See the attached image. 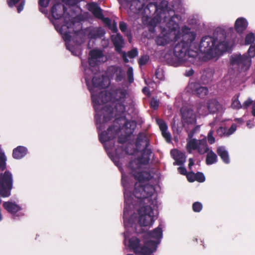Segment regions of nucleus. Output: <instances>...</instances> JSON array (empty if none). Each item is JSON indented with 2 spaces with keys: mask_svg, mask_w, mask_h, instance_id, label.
<instances>
[{
  "mask_svg": "<svg viewBox=\"0 0 255 255\" xmlns=\"http://www.w3.org/2000/svg\"><path fill=\"white\" fill-rule=\"evenodd\" d=\"M85 80L91 93V98L96 111V123L99 130L100 140L104 144L105 149L109 153V142L115 137L117 130L115 128H110L106 132H100V131L103 129V124L113 117L114 111L110 107L111 103L109 100L111 98V94L105 91H100L101 88H104L110 84L109 78L103 77L99 73L95 75L92 80L86 76Z\"/></svg>",
  "mask_w": 255,
  "mask_h": 255,
  "instance_id": "obj_1",
  "label": "nucleus"
},
{
  "mask_svg": "<svg viewBox=\"0 0 255 255\" xmlns=\"http://www.w3.org/2000/svg\"><path fill=\"white\" fill-rule=\"evenodd\" d=\"M182 36L183 41L179 43L174 48L173 65L177 66L184 63L190 57L196 56L199 51L205 53L209 58L219 56L222 52L228 50L231 45L225 37L218 35L216 40L214 38L206 36L202 38L199 47L193 41L195 35L189 32V29L185 27Z\"/></svg>",
  "mask_w": 255,
  "mask_h": 255,
  "instance_id": "obj_2",
  "label": "nucleus"
},
{
  "mask_svg": "<svg viewBox=\"0 0 255 255\" xmlns=\"http://www.w3.org/2000/svg\"><path fill=\"white\" fill-rule=\"evenodd\" d=\"M149 158L147 156L143 159H138L131 161L127 167L130 173L134 176V178L138 180L135 184L133 197H131L128 193H127V186L128 180V176L122 171L119 164L115 163L122 172V184L125 190L126 202L128 206H137L139 204L143 205L142 207H150L151 205H156V197L153 195L154 192L153 187L143 183L144 181L149 179L150 175L147 172H140L141 165L146 164Z\"/></svg>",
  "mask_w": 255,
  "mask_h": 255,
  "instance_id": "obj_3",
  "label": "nucleus"
},
{
  "mask_svg": "<svg viewBox=\"0 0 255 255\" xmlns=\"http://www.w3.org/2000/svg\"><path fill=\"white\" fill-rule=\"evenodd\" d=\"M49 19L62 35L67 48L73 54H76L73 51V44L81 32L75 31L74 27L81 28V17L76 14L71 7L69 6L67 8L62 3H56L52 7Z\"/></svg>",
  "mask_w": 255,
  "mask_h": 255,
  "instance_id": "obj_4",
  "label": "nucleus"
},
{
  "mask_svg": "<svg viewBox=\"0 0 255 255\" xmlns=\"http://www.w3.org/2000/svg\"><path fill=\"white\" fill-rule=\"evenodd\" d=\"M140 240L135 237H132L128 240V247L136 255H150L155 252L159 242L152 240L147 241L143 245L140 246Z\"/></svg>",
  "mask_w": 255,
  "mask_h": 255,
  "instance_id": "obj_5",
  "label": "nucleus"
},
{
  "mask_svg": "<svg viewBox=\"0 0 255 255\" xmlns=\"http://www.w3.org/2000/svg\"><path fill=\"white\" fill-rule=\"evenodd\" d=\"M248 53L250 57L245 55H234L232 57L231 62L233 65H237L239 68V71L242 76H245L251 65V58L255 56V44L252 45Z\"/></svg>",
  "mask_w": 255,
  "mask_h": 255,
  "instance_id": "obj_6",
  "label": "nucleus"
},
{
  "mask_svg": "<svg viewBox=\"0 0 255 255\" xmlns=\"http://www.w3.org/2000/svg\"><path fill=\"white\" fill-rule=\"evenodd\" d=\"M174 18V17H172L171 20L167 24V27L169 29L168 32H164L157 37L156 40L157 44L164 45L170 41L178 39L179 36L177 33L179 32V27L178 24L173 23Z\"/></svg>",
  "mask_w": 255,
  "mask_h": 255,
  "instance_id": "obj_7",
  "label": "nucleus"
},
{
  "mask_svg": "<svg viewBox=\"0 0 255 255\" xmlns=\"http://www.w3.org/2000/svg\"><path fill=\"white\" fill-rule=\"evenodd\" d=\"M13 186V176L11 172L5 170L0 174V195L3 197H8Z\"/></svg>",
  "mask_w": 255,
  "mask_h": 255,
  "instance_id": "obj_8",
  "label": "nucleus"
},
{
  "mask_svg": "<svg viewBox=\"0 0 255 255\" xmlns=\"http://www.w3.org/2000/svg\"><path fill=\"white\" fill-rule=\"evenodd\" d=\"M139 214L138 223L140 226H149L154 221L153 208H138Z\"/></svg>",
  "mask_w": 255,
  "mask_h": 255,
  "instance_id": "obj_9",
  "label": "nucleus"
},
{
  "mask_svg": "<svg viewBox=\"0 0 255 255\" xmlns=\"http://www.w3.org/2000/svg\"><path fill=\"white\" fill-rule=\"evenodd\" d=\"M187 149L189 152L192 150H197L200 154H204L209 150L206 139L199 140L190 139L187 142Z\"/></svg>",
  "mask_w": 255,
  "mask_h": 255,
  "instance_id": "obj_10",
  "label": "nucleus"
},
{
  "mask_svg": "<svg viewBox=\"0 0 255 255\" xmlns=\"http://www.w3.org/2000/svg\"><path fill=\"white\" fill-rule=\"evenodd\" d=\"M88 9L93 13V14L96 17L100 19H103L104 22L109 26V28L114 32L116 33L117 31L116 23L114 21L112 22L108 18H104L102 13L101 9L96 3H93L89 4Z\"/></svg>",
  "mask_w": 255,
  "mask_h": 255,
  "instance_id": "obj_11",
  "label": "nucleus"
},
{
  "mask_svg": "<svg viewBox=\"0 0 255 255\" xmlns=\"http://www.w3.org/2000/svg\"><path fill=\"white\" fill-rule=\"evenodd\" d=\"M127 92L125 90H118L114 95L113 102H117L116 110L119 112H123L125 110V105L124 103L126 99Z\"/></svg>",
  "mask_w": 255,
  "mask_h": 255,
  "instance_id": "obj_12",
  "label": "nucleus"
},
{
  "mask_svg": "<svg viewBox=\"0 0 255 255\" xmlns=\"http://www.w3.org/2000/svg\"><path fill=\"white\" fill-rule=\"evenodd\" d=\"M90 57L89 59V65L94 67L100 63L106 61V58L104 57L102 51L93 50L90 52Z\"/></svg>",
  "mask_w": 255,
  "mask_h": 255,
  "instance_id": "obj_13",
  "label": "nucleus"
},
{
  "mask_svg": "<svg viewBox=\"0 0 255 255\" xmlns=\"http://www.w3.org/2000/svg\"><path fill=\"white\" fill-rule=\"evenodd\" d=\"M183 120L184 122L193 124L196 122V116L191 109H185L181 110Z\"/></svg>",
  "mask_w": 255,
  "mask_h": 255,
  "instance_id": "obj_14",
  "label": "nucleus"
},
{
  "mask_svg": "<svg viewBox=\"0 0 255 255\" xmlns=\"http://www.w3.org/2000/svg\"><path fill=\"white\" fill-rule=\"evenodd\" d=\"M248 22L246 19L244 17H239L235 22V29L239 33H242L247 28Z\"/></svg>",
  "mask_w": 255,
  "mask_h": 255,
  "instance_id": "obj_15",
  "label": "nucleus"
},
{
  "mask_svg": "<svg viewBox=\"0 0 255 255\" xmlns=\"http://www.w3.org/2000/svg\"><path fill=\"white\" fill-rule=\"evenodd\" d=\"M171 154L175 160V163L180 165L184 163L186 160L185 155L177 149H173L171 151Z\"/></svg>",
  "mask_w": 255,
  "mask_h": 255,
  "instance_id": "obj_16",
  "label": "nucleus"
},
{
  "mask_svg": "<svg viewBox=\"0 0 255 255\" xmlns=\"http://www.w3.org/2000/svg\"><path fill=\"white\" fill-rule=\"evenodd\" d=\"M207 102L209 113L222 112L223 111L222 106L216 100H212Z\"/></svg>",
  "mask_w": 255,
  "mask_h": 255,
  "instance_id": "obj_17",
  "label": "nucleus"
},
{
  "mask_svg": "<svg viewBox=\"0 0 255 255\" xmlns=\"http://www.w3.org/2000/svg\"><path fill=\"white\" fill-rule=\"evenodd\" d=\"M156 123L159 126L164 138L167 142H170L171 140V136L170 133L167 131V127L164 122L162 120L157 119Z\"/></svg>",
  "mask_w": 255,
  "mask_h": 255,
  "instance_id": "obj_18",
  "label": "nucleus"
},
{
  "mask_svg": "<svg viewBox=\"0 0 255 255\" xmlns=\"http://www.w3.org/2000/svg\"><path fill=\"white\" fill-rule=\"evenodd\" d=\"M236 128L237 126L235 124H233L229 129L220 127L217 130V133L220 136H228L233 134L236 131Z\"/></svg>",
  "mask_w": 255,
  "mask_h": 255,
  "instance_id": "obj_19",
  "label": "nucleus"
},
{
  "mask_svg": "<svg viewBox=\"0 0 255 255\" xmlns=\"http://www.w3.org/2000/svg\"><path fill=\"white\" fill-rule=\"evenodd\" d=\"M189 87L191 89H195L194 91L199 97H203L208 93V89L203 87H200L198 85L194 83H190Z\"/></svg>",
  "mask_w": 255,
  "mask_h": 255,
  "instance_id": "obj_20",
  "label": "nucleus"
},
{
  "mask_svg": "<svg viewBox=\"0 0 255 255\" xmlns=\"http://www.w3.org/2000/svg\"><path fill=\"white\" fill-rule=\"evenodd\" d=\"M27 153V149L24 146H19L13 150V157L15 159H20Z\"/></svg>",
  "mask_w": 255,
  "mask_h": 255,
  "instance_id": "obj_21",
  "label": "nucleus"
},
{
  "mask_svg": "<svg viewBox=\"0 0 255 255\" xmlns=\"http://www.w3.org/2000/svg\"><path fill=\"white\" fill-rule=\"evenodd\" d=\"M112 37L116 50L119 52H120L121 48L123 46L124 44L122 36L117 34L116 35H112Z\"/></svg>",
  "mask_w": 255,
  "mask_h": 255,
  "instance_id": "obj_22",
  "label": "nucleus"
},
{
  "mask_svg": "<svg viewBox=\"0 0 255 255\" xmlns=\"http://www.w3.org/2000/svg\"><path fill=\"white\" fill-rule=\"evenodd\" d=\"M217 153L220 156L222 160L225 163H229L230 162V158L228 151L223 146H220L217 149Z\"/></svg>",
  "mask_w": 255,
  "mask_h": 255,
  "instance_id": "obj_23",
  "label": "nucleus"
},
{
  "mask_svg": "<svg viewBox=\"0 0 255 255\" xmlns=\"http://www.w3.org/2000/svg\"><path fill=\"white\" fill-rule=\"evenodd\" d=\"M7 3L9 7H12L14 5H17V12L19 13L23 9L25 0H8Z\"/></svg>",
  "mask_w": 255,
  "mask_h": 255,
  "instance_id": "obj_24",
  "label": "nucleus"
},
{
  "mask_svg": "<svg viewBox=\"0 0 255 255\" xmlns=\"http://www.w3.org/2000/svg\"><path fill=\"white\" fill-rule=\"evenodd\" d=\"M148 235L151 238L160 240L162 236V228L159 226L153 231L148 232Z\"/></svg>",
  "mask_w": 255,
  "mask_h": 255,
  "instance_id": "obj_25",
  "label": "nucleus"
},
{
  "mask_svg": "<svg viewBox=\"0 0 255 255\" xmlns=\"http://www.w3.org/2000/svg\"><path fill=\"white\" fill-rule=\"evenodd\" d=\"M197 112L200 115L206 116L209 114L207 102H202L197 106Z\"/></svg>",
  "mask_w": 255,
  "mask_h": 255,
  "instance_id": "obj_26",
  "label": "nucleus"
},
{
  "mask_svg": "<svg viewBox=\"0 0 255 255\" xmlns=\"http://www.w3.org/2000/svg\"><path fill=\"white\" fill-rule=\"evenodd\" d=\"M217 161V156L216 154L212 151H210L206 157V163L207 164H212Z\"/></svg>",
  "mask_w": 255,
  "mask_h": 255,
  "instance_id": "obj_27",
  "label": "nucleus"
},
{
  "mask_svg": "<svg viewBox=\"0 0 255 255\" xmlns=\"http://www.w3.org/2000/svg\"><path fill=\"white\" fill-rule=\"evenodd\" d=\"M7 211L11 214L12 218L15 219L16 217L21 216L20 211L21 208H5Z\"/></svg>",
  "mask_w": 255,
  "mask_h": 255,
  "instance_id": "obj_28",
  "label": "nucleus"
},
{
  "mask_svg": "<svg viewBox=\"0 0 255 255\" xmlns=\"http://www.w3.org/2000/svg\"><path fill=\"white\" fill-rule=\"evenodd\" d=\"M146 0H133L131 6L136 4L135 10H139L145 4Z\"/></svg>",
  "mask_w": 255,
  "mask_h": 255,
  "instance_id": "obj_29",
  "label": "nucleus"
},
{
  "mask_svg": "<svg viewBox=\"0 0 255 255\" xmlns=\"http://www.w3.org/2000/svg\"><path fill=\"white\" fill-rule=\"evenodd\" d=\"M6 157L3 153L0 152V168L3 170L6 167Z\"/></svg>",
  "mask_w": 255,
  "mask_h": 255,
  "instance_id": "obj_30",
  "label": "nucleus"
},
{
  "mask_svg": "<svg viewBox=\"0 0 255 255\" xmlns=\"http://www.w3.org/2000/svg\"><path fill=\"white\" fill-rule=\"evenodd\" d=\"M255 40V36L252 33H250L248 34L245 39V44L246 45H249L252 42H253Z\"/></svg>",
  "mask_w": 255,
  "mask_h": 255,
  "instance_id": "obj_31",
  "label": "nucleus"
},
{
  "mask_svg": "<svg viewBox=\"0 0 255 255\" xmlns=\"http://www.w3.org/2000/svg\"><path fill=\"white\" fill-rule=\"evenodd\" d=\"M232 107L235 109H239L242 108V105L241 104L238 98L233 99L232 104Z\"/></svg>",
  "mask_w": 255,
  "mask_h": 255,
  "instance_id": "obj_32",
  "label": "nucleus"
},
{
  "mask_svg": "<svg viewBox=\"0 0 255 255\" xmlns=\"http://www.w3.org/2000/svg\"><path fill=\"white\" fill-rule=\"evenodd\" d=\"M149 60V57L147 55L142 56L139 60L138 63L140 65L145 64Z\"/></svg>",
  "mask_w": 255,
  "mask_h": 255,
  "instance_id": "obj_33",
  "label": "nucleus"
},
{
  "mask_svg": "<svg viewBox=\"0 0 255 255\" xmlns=\"http://www.w3.org/2000/svg\"><path fill=\"white\" fill-rule=\"evenodd\" d=\"M115 71L116 75L117 76V80L120 81L121 80V76H118V74H121V76L123 75V72L121 68L119 67H114L113 68Z\"/></svg>",
  "mask_w": 255,
  "mask_h": 255,
  "instance_id": "obj_34",
  "label": "nucleus"
},
{
  "mask_svg": "<svg viewBox=\"0 0 255 255\" xmlns=\"http://www.w3.org/2000/svg\"><path fill=\"white\" fill-rule=\"evenodd\" d=\"M213 130H211L210 132L208 133L207 138L208 141L210 144H213L215 142V138L213 136Z\"/></svg>",
  "mask_w": 255,
  "mask_h": 255,
  "instance_id": "obj_35",
  "label": "nucleus"
},
{
  "mask_svg": "<svg viewBox=\"0 0 255 255\" xmlns=\"http://www.w3.org/2000/svg\"><path fill=\"white\" fill-rule=\"evenodd\" d=\"M205 178L203 174L200 172H198L196 174V180L200 182H203L205 181Z\"/></svg>",
  "mask_w": 255,
  "mask_h": 255,
  "instance_id": "obj_36",
  "label": "nucleus"
},
{
  "mask_svg": "<svg viewBox=\"0 0 255 255\" xmlns=\"http://www.w3.org/2000/svg\"><path fill=\"white\" fill-rule=\"evenodd\" d=\"M127 75L128 78V81L130 83H131L133 81V70L131 67H129L127 71Z\"/></svg>",
  "mask_w": 255,
  "mask_h": 255,
  "instance_id": "obj_37",
  "label": "nucleus"
},
{
  "mask_svg": "<svg viewBox=\"0 0 255 255\" xmlns=\"http://www.w3.org/2000/svg\"><path fill=\"white\" fill-rule=\"evenodd\" d=\"M126 126L128 128H130V131H129V133H131L132 130H133L135 128L136 124L134 121H131L126 123Z\"/></svg>",
  "mask_w": 255,
  "mask_h": 255,
  "instance_id": "obj_38",
  "label": "nucleus"
},
{
  "mask_svg": "<svg viewBox=\"0 0 255 255\" xmlns=\"http://www.w3.org/2000/svg\"><path fill=\"white\" fill-rule=\"evenodd\" d=\"M187 178L189 182H193L196 180V174L190 172L187 174Z\"/></svg>",
  "mask_w": 255,
  "mask_h": 255,
  "instance_id": "obj_39",
  "label": "nucleus"
},
{
  "mask_svg": "<svg viewBox=\"0 0 255 255\" xmlns=\"http://www.w3.org/2000/svg\"><path fill=\"white\" fill-rule=\"evenodd\" d=\"M18 205L15 202H13L11 201H8L6 202H4L3 204V207L4 208L6 207H16Z\"/></svg>",
  "mask_w": 255,
  "mask_h": 255,
  "instance_id": "obj_40",
  "label": "nucleus"
},
{
  "mask_svg": "<svg viewBox=\"0 0 255 255\" xmlns=\"http://www.w3.org/2000/svg\"><path fill=\"white\" fill-rule=\"evenodd\" d=\"M50 0H39V3L40 6L46 7L48 6Z\"/></svg>",
  "mask_w": 255,
  "mask_h": 255,
  "instance_id": "obj_41",
  "label": "nucleus"
},
{
  "mask_svg": "<svg viewBox=\"0 0 255 255\" xmlns=\"http://www.w3.org/2000/svg\"><path fill=\"white\" fill-rule=\"evenodd\" d=\"M137 55V51L136 49H133L128 53V56L129 58H132Z\"/></svg>",
  "mask_w": 255,
  "mask_h": 255,
  "instance_id": "obj_42",
  "label": "nucleus"
},
{
  "mask_svg": "<svg viewBox=\"0 0 255 255\" xmlns=\"http://www.w3.org/2000/svg\"><path fill=\"white\" fill-rule=\"evenodd\" d=\"M150 105L153 108L155 109L158 107L159 102L157 100L153 99L150 102Z\"/></svg>",
  "mask_w": 255,
  "mask_h": 255,
  "instance_id": "obj_43",
  "label": "nucleus"
},
{
  "mask_svg": "<svg viewBox=\"0 0 255 255\" xmlns=\"http://www.w3.org/2000/svg\"><path fill=\"white\" fill-rule=\"evenodd\" d=\"M252 102H253L252 100L251 99L249 98L244 103V104L242 105V108H248L250 105H251V104L252 103Z\"/></svg>",
  "mask_w": 255,
  "mask_h": 255,
  "instance_id": "obj_44",
  "label": "nucleus"
},
{
  "mask_svg": "<svg viewBox=\"0 0 255 255\" xmlns=\"http://www.w3.org/2000/svg\"><path fill=\"white\" fill-rule=\"evenodd\" d=\"M124 212H123V218L124 219L125 222V225L126 226V219L127 218V216L128 215V212L129 208H124Z\"/></svg>",
  "mask_w": 255,
  "mask_h": 255,
  "instance_id": "obj_45",
  "label": "nucleus"
},
{
  "mask_svg": "<svg viewBox=\"0 0 255 255\" xmlns=\"http://www.w3.org/2000/svg\"><path fill=\"white\" fill-rule=\"evenodd\" d=\"M120 28L122 31H125L127 29L126 24L124 22H121L120 24Z\"/></svg>",
  "mask_w": 255,
  "mask_h": 255,
  "instance_id": "obj_46",
  "label": "nucleus"
},
{
  "mask_svg": "<svg viewBox=\"0 0 255 255\" xmlns=\"http://www.w3.org/2000/svg\"><path fill=\"white\" fill-rule=\"evenodd\" d=\"M178 171L182 174H185L186 173V170L185 168L180 167L178 168Z\"/></svg>",
  "mask_w": 255,
  "mask_h": 255,
  "instance_id": "obj_47",
  "label": "nucleus"
},
{
  "mask_svg": "<svg viewBox=\"0 0 255 255\" xmlns=\"http://www.w3.org/2000/svg\"><path fill=\"white\" fill-rule=\"evenodd\" d=\"M202 204L200 202H196L193 203L192 207H202Z\"/></svg>",
  "mask_w": 255,
  "mask_h": 255,
  "instance_id": "obj_48",
  "label": "nucleus"
},
{
  "mask_svg": "<svg viewBox=\"0 0 255 255\" xmlns=\"http://www.w3.org/2000/svg\"><path fill=\"white\" fill-rule=\"evenodd\" d=\"M193 164H194V162H193L192 159L190 158L189 159V164H188L189 168L190 169H191V167L193 165Z\"/></svg>",
  "mask_w": 255,
  "mask_h": 255,
  "instance_id": "obj_49",
  "label": "nucleus"
},
{
  "mask_svg": "<svg viewBox=\"0 0 255 255\" xmlns=\"http://www.w3.org/2000/svg\"><path fill=\"white\" fill-rule=\"evenodd\" d=\"M252 115L255 117V102L253 103V107H252Z\"/></svg>",
  "mask_w": 255,
  "mask_h": 255,
  "instance_id": "obj_50",
  "label": "nucleus"
},
{
  "mask_svg": "<svg viewBox=\"0 0 255 255\" xmlns=\"http://www.w3.org/2000/svg\"><path fill=\"white\" fill-rule=\"evenodd\" d=\"M143 92L145 94L148 95L149 94L148 90L146 88L143 89Z\"/></svg>",
  "mask_w": 255,
  "mask_h": 255,
  "instance_id": "obj_51",
  "label": "nucleus"
},
{
  "mask_svg": "<svg viewBox=\"0 0 255 255\" xmlns=\"http://www.w3.org/2000/svg\"><path fill=\"white\" fill-rule=\"evenodd\" d=\"M123 59H124V61L126 62H128V59L127 58L126 55L125 53H124L123 54Z\"/></svg>",
  "mask_w": 255,
  "mask_h": 255,
  "instance_id": "obj_52",
  "label": "nucleus"
},
{
  "mask_svg": "<svg viewBox=\"0 0 255 255\" xmlns=\"http://www.w3.org/2000/svg\"><path fill=\"white\" fill-rule=\"evenodd\" d=\"M202 209V208H193V210L195 212H199Z\"/></svg>",
  "mask_w": 255,
  "mask_h": 255,
  "instance_id": "obj_53",
  "label": "nucleus"
},
{
  "mask_svg": "<svg viewBox=\"0 0 255 255\" xmlns=\"http://www.w3.org/2000/svg\"><path fill=\"white\" fill-rule=\"evenodd\" d=\"M69 2L72 4H74L78 2V0H68Z\"/></svg>",
  "mask_w": 255,
  "mask_h": 255,
  "instance_id": "obj_54",
  "label": "nucleus"
},
{
  "mask_svg": "<svg viewBox=\"0 0 255 255\" xmlns=\"http://www.w3.org/2000/svg\"><path fill=\"white\" fill-rule=\"evenodd\" d=\"M247 126L249 128H251L253 127V125L252 124H250V122H248L247 123Z\"/></svg>",
  "mask_w": 255,
  "mask_h": 255,
  "instance_id": "obj_55",
  "label": "nucleus"
},
{
  "mask_svg": "<svg viewBox=\"0 0 255 255\" xmlns=\"http://www.w3.org/2000/svg\"><path fill=\"white\" fill-rule=\"evenodd\" d=\"M215 125V123H212L210 124V126L212 128H213V126Z\"/></svg>",
  "mask_w": 255,
  "mask_h": 255,
  "instance_id": "obj_56",
  "label": "nucleus"
},
{
  "mask_svg": "<svg viewBox=\"0 0 255 255\" xmlns=\"http://www.w3.org/2000/svg\"><path fill=\"white\" fill-rule=\"evenodd\" d=\"M128 38L129 41L130 42V41H131V36L130 35H128Z\"/></svg>",
  "mask_w": 255,
  "mask_h": 255,
  "instance_id": "obj_57",
  "label": "nucleus"
},
{
  "mask_svg": "<svg viewBox=\"0 0 255 255\" xmlns=\"http://www.w3.org/2000/svg\"><path fill=\"white\" fill-rule=\"evenodd\" d=\"M237 121L238 122H240V123H243V121L241 119H238Z\"/></svg>",
  "mask_w": 255,
  "mask_h": 255,
  "instance_id": "obj_58",
  "label": "nucleus"
},
{
  "mask_svg": "<svg viewBox=\"0 0 255 255\" xmlns=\"http://www.w3.org/2000/svg\"><path fill=\"white\" fill-rule=\"evenodd\" d=\"M127 255H133V254H128Z\"/></svg>",
  "mask_w": 255,
  "mask_h": 255,
  "instance_id": "obj_59",
  "label": "nucleus"
},
{
  "mask_svg": "<svg viewBox=\"0 0 255 255\" xmlns=\"http://www.w3.org/2000/svg\"><path fill=\"white\" fill-rule=\"evenodd\" d=\"M76 42H77L78 44L80 43V42L77 41V40H76Z\"/></svg>",
  "mask_w": 255,
  "mask_h": 255,
  "instance_id": "obj_60",
  "label": "nucleus"
},
{
  "mask_svg": "<svg viewBox=\"0 0 255 255\" xmlns=\"http://www.w3.org/2000/svg\"><path fill=\"white\" fill-rule=\"evenodd\" d=\"M40 10H41V11L43 12V10H42L41 8L40 9Z\"/></svg>",
  "mask_w": 255,
  "mask_h": 255,
  "instance_id": "obj_61",
  "label": "nucleus"
}]
</instances>
